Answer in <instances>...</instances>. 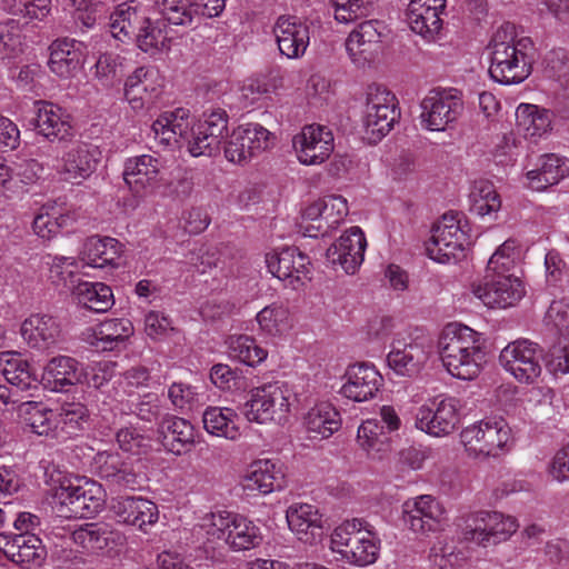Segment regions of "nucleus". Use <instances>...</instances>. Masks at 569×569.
<instances>
[{"mask_svg":"<svg viewBox=\"0 0 569 569\" xmlns=\"http://www.w3.org/2000/svg\"><path fill=\"white\" fill-rule=\"evenodd\" d=\"M151 130L160 144H186L188 152L194 158L212 157L219 152L221 142L227 137L228 114L222 109H213L193 122L189 110L177 108L159 116Z\"/></svg>","mask_w":569,"mask_h":569,"instance_id":"f257e3e1","label":"nucleus"},{"mask_svg":"<svg viewBox=\"0 0 569 569\" xmlns=\"http://www.w3.org/2000/svg\"><path fill=\"white\" fill-rule=\"evenodd\" d=\"M490 66L489 74L501 84H517L532 72L537 50L529 37H519L512 23H503L487 46Z\"/></svg>","mask_w":569,"mask_h":569,"instance_id":"f03ea898","label":"nucleus"},{"mask_svg":"<svg viewBox=\"0 0 569 569\" xmlns=\"http://www.w3.org/2000/svg\"><path fill=\"white\" fill-rule=\"evenodd\" d=\"M439 353L447 371L461 380L478 377L487 362L480 335L461 325H449L445 328L439 340Z\"/></svg>","mask_w":569,"mask_h":569,"instance_id":"7ed1b4c3","label":"nucleus"},{"mask_svg":"<svg viewBox=\"0 0 569 569\" xmlns=\"http://www.w3.org/2000/svg\"><path fill=\"white\" fill-rule=\"evenodd\" d=\"M381 540L368 521L353 518L336 527L330 535V550L339 559L357 567H367L377 561Z\"/></svg>","mask_w":569,"mask_h":569,"instance_id":"20e7f679","label":"nucleus"},{"mask_svg":"<svg viewBox=\"0 0 569 569\" xmlns=\"http://www.w3.org/2000/svg\"><path fill=\"white\" fill-rule=\"evenodd\" d=\"M199 527L209 541H223L233 551L257 548L263 540L261 529L253 520L230 511L207 513Z\"/></svg>","mask_w":569,"mask_h":569,"instance_id":"39448f33","label":"nucleus"},{"mask_svg":"<svg viewBox=\"0 0 569 569\" xmlns=\"http://www.w3.org/2000/svg\"><path fill=\"white\" fill-rule=\"evenodd\" d=\"M292 397L293 391L287 382H266L249 391L241 413L249 422L259 425L281 421L290 411Z\"/></svg>","mask_w":569,"mask_h":569,"instance_id":"423d86ee","label":"nucleus"},{"mask_svg":"<svg viewBox=\"0 0 569 569\" xmlns=\"http://www.w3.org/2000/svg\"><path fill=\"white\" fill-rule=\"evenodd\" d=\"M54 510L63 518H90L106 503L103 487L93 480L71 482L64 480L53 493Z\"/></svg>","mask_w":569,"mask_h":569,"instance_id":"0eeeda50","label":"nucleus"},{"mask_svg":"<svg viewBox=\"0 0 569 569\" xmlns=\"http://www.w3.org/2000/svg\"><path fill=\"white\" fill-rule=\"evenodd\" d=\"M461 442L475 456L497 457L512 443L511 428L501 417L480 420L461 431Z\"/></svg>","mask_w":569,"mask_h":569,"instance_id":"6e6552de","label":"nucleus"},{"mask_svg":"<svg viewBox=\"0 0 569 569\" xmlns=\"http://www.w3.org/2000/svg\"><path fill=\"white\" fill-rule=\"evenodd\" d=\"M466 228L467 223L462 224L459 213H445L433 226L431 239L427 243L429 258L439 263L456 262L470 244Z\"/></svg>","mask_w":569,"mask_h":569,"instance_id":"1a4fd4ad","label":"nucleus"},{"mask_svg":"<svg viewBox=\"0 0 569 569\" xmlns=\"http://www.w3.org/2000/svg\"><path fill=\"white\" fill-rule=\"evenodd\" d=\"M518 527L513 517L497 511H477L466 517L459 535L466 542L487 547L508 540Z\"/></svg>","mask_w":569,"mask_h":569,"instance_id":"9d476101","label":"nucleus"},{"mask_svg":"<svg viewBox=\"0 0 569 569\" xmlns=\"http://www.w3.org/2000/svg\"><path fill=\"white\" fill-rule=\"evenodd\" d=\"M398 118L395 94L382 86H369L363 111L367 139L372 143L380 141L392 129Z\"/></svg>","mask_w":569,"mask_h":569,"instance_id":"9b49d317","label":"nucleus"},{"mask_svg":"<svg viewBox=\"0 0 569 569\" xmlns=\"http://www.w3.org/2000/svg\"><path fill=\"white\" fill-rule=\"evenodd\" d=\"M420 124L428 131H446L463 111L461 93L453 88L435 89L422 99Z\"/></svg>","mask_w":569,"mask_h":569,"instance_id":"f8f14e48","label":"nucleus"},{"mask_svg":"<svg viewBox=\"0 0 569 569\" xmlns=\"http://www.w3.org/2000/svg\"><path fill=\"white\" fill-rule=\"evenodd\" d=\"M458 400L439 395L419 406L415 413V427L432 437H446L459 425Z\"/></svg>","mask_w":569,"mask_h":569,"instance_id":"ddd939ff","label":"nucleus"},{"mask_svg":"<svg viewBox=\"0 0 569 569\" xmlns=\"http://www.w3.org/2000/svg\"><path fill=\"white\" fill-rule=\"evenodd\" d=\"M541 348L528 339L508 343L499 355V363L517 381L532 383L541 375Z\"/></svg>","mask_w":569,"mask_h":569,"instance_id":"4468645a","label":"nucleus"},{"mask_svg":"<svg viewBox=\"0 0 569 569\" xmlns=\"http://www.w3.org/2000/svg\"><path fill=\"white\" fill-rule=\"evenodd\" d=\"M273 134L259 123H246L236 128L224 147L226 159L242 164L268 150L273 144Z\"/></svg>","mask_w":569,"mask_h":569,"instance_id":"2eb2a0df","label":"nucleus"},{"mask_svg":"<svg viewBox=\"0 0 569 569\" xmlns=\"http://www.w3.org/2000/svg\"><path fill=\"white\" fill-rule=\"evenodd\" d=\"M429 343L421 337H412L409 331H398L391 341L387 363L399 376H413L427 361Z\"/></svg>","mask_w":569,"mask_h":569,"instance_id":"dca6fc26","label":"nucleus"},{"mask_svg":"<svg viewBox=\"0 0 569 569\" xmlns=\"http://www.w3.org/2000/svg\"><path fill=\"white\" fill-rule=\"evenodd\" d=\"M349 207L342 196L330 194L309 204L303 211V219L311 223L305 227L309 237L327 236L338 228L348 216Z\"/></svg>","mask_w":569,"mask_h":569,"instance_id":"f3484780","label":"nucleus"},{"mask_svg":"<svg viewBox=\"0 0 569 569\" xmlns=\"http://www.w3.org/2000/svg\"><path fill=\"white\" fill-rule=\"evenodd\" d=\"M292 146L300 163L305 166L321 164L333 151V133L326 126L308 124L293 137Z\"/></svg>","mask_w":569,"mask_h":569,"instance_id":"a211bd4d","label":"nucleus"},{"mask_svg":"<svg viewBox=\"0 0 569 569\" xmlns=\"http://www.w3.org/2000/svg\"><path fill=\"white\" fill-rule=\"evenodd\" d=\"M445 518V507L430 495L408 499L402 505L403 522L415 533L427 535L437 531Z\"/></svg>","mask_w":569,"mask_h":569,"instance_id":"6ab92c4d","label":"nucleus"},{"mask_svg":"<svg viewBox=\"0 0 569 569\" xmlns=\"http://www.w3.org/2000/svg\"><path fill=\"white\" fill-rule=\"evenodd\" d=\"M475 295L489 308H509L518 303L526 293L525 286L516 273L486 276Z\"/></svg>","mask_w":569,"mask_h":569,"instance_id":"aec40b11","label":"nucleus"},{"mask_svg":"<svg viewBox=\"0 0 569 569\" xmlns=\"http://www.w3.org/2000/svg\"><path fill=\"white\" fill-rule=\"evenodd\" d=\"M381 22L367 20L359 23L346 39V51L358 68L370 66L381 50Z\"/></svg>","mask_w":569,"mask_h":569,"instance_id":"412c9836","label":"nucleus"},{"mask_svg":"<svg viewBox=\"0 0 569 569\" xmlns=\"http://www.w3.org/2000/svg\"><path fill=\"white\" fill-rule=\"evenodd\" d=\"M110 511L119 523L143 532L159 520L158 506L141 496H118L110 500Z\"/></svg>","mask_w":569,"mask_h":569,"instance_id":"4be33fe9","label":"nucleus"},{"mask_svg":"<svg viewBox=\"0 0 569 569\" xmlns=\"http://www.w3.org/2000/svg\"><path fill=\"white\" fill-rule=\"evenodd\" d=\"M366 247L363 231L359 227H351L327 249L326 257L333 267L355 274L363 262Z\"/></svg>","mask_w":569,"mask_h":569,"instance_id":"5701e85b","label":"nucleus"},{"mask_svg":"<svg viewBox=\"0 0 569 569\" xmlns=\"http://www.w3.org/2000/svg\"><path fill=\"white\" fill-rule=\"evenodd\" d=\"M0 550L26 568L41 566L47 557L42 540L33 532L0 533Z\"/></svg>","mask_w":569,"mask_h":569,"instance_id":"b1692460","label":"nucleus"},{"mask_svg":"<svg viewBox=\"0 0 569 569\" xmlns=\"http://www.w3.org/2000/svg\"><path fill=\"white\" fill-rule=\"evenodd\" d=\"M273 33L279 52L288 59L303 57L310 42V27L307 21L296 16H280Z\"/></svg>","mask_w":569,"mask_h":569,"instance_id":"393cba45","label":"nucleus"},{"mask_svg":"<svg viewBox=\"0 0 569 569\" xmlns=\"http://www.w3.org/2000/svg\"><path fill=\"white\" fill-rule=\"evenodd\" d=\"M268 271L281 281H288L295 287V282L307 278L310 271V259L298 248L286 247L272 250L266 254Z\"/></svg>","mask_w":569,"mask_h":569,"instance_id":"a878e982","label":"nucleus"},{"mask_svg":"<svg viewBox=\"0 0 569 569\" xmlns=\"http://www.w3.org/2000/svg\"><path fill=\"white\" fill-rule=\"evenodd\" d=\"M340 393L356 402L372 399L382 386L383 379L373 365L366 362L348 367Z\"/></svg>","mask_w":569,"mask_h":569,"instance_id":"bb28decb","label":"nucleus"},{"mask_svg":"<svg viewBox=\"0 0 569 569\" xmlns=\"http://www.w3.org/2000/svg\"><path fill=\"white\" fill-rule=\"evenodd\" d=\"M97 154L94 147L83 142L74 143L58 161L57 172L64 181L80 183L94 172Z\"/></svg>","mask_w":569,"mask_h":569,"instance_id":"cd10ccee","label":"nucleus"},{"mask_svg":"<svg viewBox=\"0 0 569 569\" xmlns=\"http://www.w3.org/2000/svg\"><path fill=\"white\" fill-rule=\"evenodd\" d=\"M162 161L152 154L130 157L123 164V180L137 196L147 193L159 182Z\"/></svg>","mask_w":569,"mask_h":569,"instance_id":"c85d7f7f","label":"nucleus"},{"mask_svg":"<svg viewBox=\"0 0 569 569\" xmlns=\"http://www.w3.org/2000/svg\"><path fill=\"white\" fill-rule=\"evenodd\" d=\"M92 468L100 478L119 488L133 490L139 486V477L132 462L124 460L117 451H98L93 457Z\"/></svg>","mask_w":569,"mask_h":569,"instance_id":"c756f323","label":"nucleus"},{"mask_svg":"<svg viewBox=\"0 0 569 569\" xmlns=\"http://www.w3.org/2000/svg\"><path fill=\"white\" fill-rule=\"evenodd\" d=\"M34 129L49 141H62L72 137V124L69 113L59 106L37 100L33 102Z\"/></svg>","mask_w":569,"mask_h":569,"instance_id":"7c9ffc66","label":"nucleus"},{"mask_svg":"<svg viewBox=\"0 0 569 569\" xmlns=\"http://www.w3.org/2000/svg\"><path fill=\"white\" fill-rule=\"evenodd\" d=\"M23 341L32 349L44 351L56 346L61 338V326L57 318L34 313L23 320L20 327Z\"/></svg>","mask_w":569,"mask_h":569,"instance_id":"2f4dec72","label":"nucleus"},{"mask_svg":"<svg viewBox=\"0 0 569 569\" xmlns=\"http://www.w3.org/2000/svg\"><path fill=\"white\" fill-rule=\"evenodd\" d=\"M133 332L130 320L112 318L107 319L96 327L87 328L81 333L86 343L101 351H111L124 342Z\"/></svg>","mask_w":569,"mask_h":569,"instance_id":"473e14b6","label":"nucleus"},{"mask_svg":"<svg viewBox=\"0 0 569 569\" xmlns=\"http://www.w3.org/2000/svg\"><path fill=\"white\" fill-rule=\"evenodd\" d=\"M242 486L247 491L268 495L284 486V471L280 462L272 459L253 461L243 477Z\"/></svg>","mask_w":569,"mask_h":569,"instance_id":"72a5a7b5","label":"nucleus"},{"mask_svg":"<svg viewBox=\"0 0 569 569\" xmlns=\"http://www.w3.org/2000/svg\"><path fill=\"white\" fill-rule=\"evenodd\" d=\"M49 50V69L63 79L72 77L78 71L86 56L84 43L69 38L54 40Z\"/></svg>","mask_w":569,"mask_h":569,"instance_id":"f704fd0d","label":"nucleus"},{"mask_svg":"<svg viewBox=\"0 0 569 569\" xmlns=\"http://www.w3.org/2000/svg\"><path fill=\"white\" fill-rule=\"evenodd\" d=\"M148 22L146 7L136 0L120 3L110 16L112 36L126 42L137 37L143 24Z\"/></svg>","mask_w":569,"mask_h":569,"instance_id":"c9c22d12","label":"nucleus"},{"mask_svg":"<svg viewBox=\"0 0 569 569\" xmlns=\"http://www.w3.org/2000/svg\"><path fill=\"white\" fill-rule=\"evenodd\" d=\"M121 252L122 246L117 239L93 236L84 241L80 260L92 268H117L120 264Z\"/></svg>","mask_w":569,"mask_h":569,"instance_id":"e433bc0d","label":"nucleus"},{"mask_svg":"<svg viewBox=\"0 0 569 569\" xmlns=\"http://www.w3.org/2000/svg\"><path fill=\"white\" fill-rule=\"evenodd\" d=\"M290 530L300 541L311 543L321 536L322 516L309 503H293L286 511Z\"/></svg>","mask_w":569,"mask_h":569,"instance_id":"4c0bfd02","label":"nucleus"},{"mask_svg":"<svg viewBox=\"0 0 569 569\" xmlns=\"http://www.w3.org/2000/svg\"><path fill=\"white\" fill-rule=\"evenodd\" d=\"M568 174V159L555 153L542 154L538 158L536 167L527 172L528 187L535 191H542L557 184Z\"/></svg>","mask_w":569,"mask_h":569,"instance_id":"58836bf2","label":"nucleus"},{"mask_svg":"<svg viewBox=\"0 0 569 569\" xmlns=\"http://www.w3.org/2000/svg\"><path fill=\"white\" fill-rule=\"evenodd\" d=\"M44 379L52 390L67 391L74 385L83 383L86 380L84 367L72 357H54L44 368Z\"/></svg>","mask_w":569,"mask_h":569,"instance_id":"ea45409f","label":"nucleus"},{"mask_svg":"<svg viewBox=\"0 0 569 569\" xmlns=\"http://www.w3.org/2000/svg\"><path fill=\"white\" fill-rule=\"evenodd\" d=\"M156 71L152 68L140 67L124 82V98L133 110H141L152 103L159 89L154 82Z\"/></svg>","mask_w":569,"mask_h":569,"instance_id":"a19ab883","label":"nucleus"},{"mask_svg":"<svg viewBox=\"0 0 569 569\" xmlns=\"http://www.w3.org/2000/svg\"><path fill=\"white\" fill-rule=\"evenodd\" d=\"M162 443L174 455H181L194 443V428L186 419L167 415L158 426Z\"/></svg>","mask_w":569,"mask_h":569,"instance_id":"79ce46f5","label":"nucleus"},{"mask_svg":"<svg viewBox=\"0 0 569 569\" xmlns=\"http://www.w3.org/2000/svg\"><path fill=\"white\" fill-rule=\"evenodd\" d=\"M340 426L339 412L328 402L315 405L303 417V427L311 439H327L338 431Z\"/></svg>","mask_w":569,"mask_h":569,"instance_id":"37998d69","label":"nucleus"},{"mask_svg":"<svg viewBox=\"0 0 569 569\" xmlns=\"http://www.w3.org/2000/svg\"><path fill=\"white\" fill-rule=\"evenodd\" d=\"M237 411L229 407H208L202 415L204 430L213 436L237 440L241 436Z\"/></svg>","mask_w":569,"mask_h":569,"instance_id":"c03bdc74","label":"nucleus"},{"mask_svg":"<svg viewBox=\"0 0 569 569\" xmlns=\"http://www.w3.org/2000/svg\"><path fill=\"white\" fill-rule=\"evenodd\" d=\"M89 413L80 402L63 403L56 412V440L64 441L79 436L88 427Z\"/></svg>","mask_w":569,"mask_h":569,"instance_id":"a18cd8bd","label":"nucleus"},{"mask_svg":"<svg viewBox=\"0 0 569 569\" xmlns=\"http://www.w3.org/2000/svg\"><path fill=\"white\" fill-rule=\"evenodd\" d=\"M73 220V216L62 204L48 202L34 217L32 228L39 237L50 239L69 227Z\"/></svg>","mask_w":569,"mask_h":569,"instance_id":"49530a36","label":"nucleus"},{"mask_svg":"<svg viewBox=\"0 0 569 569\" xmlns=\"http://www.w3.org/2000/svg\"><path fill=\"white\" fill-rule=\"evenodd\" d=\"M19 411L23 423L33 433L56 439V411L33 401L21 403Z\"/></svg>","mask_w":569,"mask_h":569,"instance_id":"de8ad7c7","label":"nucleus"},{"mask_svg":"<svg viewBox=\"0 0 569 569\" xmlns=\"http://www.w3.org/2000/svg\"><path fill=\"white\" fill-rule=\"evenodd\" d=\"M357 441L361 449L373 459H381L390 451V438L377 419L363 421L357 431Z\"/></svg>","mask_w":569,"mask_h":569,"instance_id":"09e8293b","label":"nucleus"},{"mask_svg":"<svg viewBox=\"0 0 569 569\" xmlns=\"http://www.w3.org/2000/svg\"><path fill=\"white\" fill-rule=\"evenodd\" d=\"M79 305L94 312H107L114 305L111 288L103 282L82 281L73 292Z\"/></svg>","mask_w":569,"mask_h":569,"instance_id":"8fccbe9b","label":"nucleus"},{"mask_svg":"<svg viewBox=\"0 0 569 569\" xmlns=\"http://www.w3.org/2000/svg\"><path fill=\"white\" fill-rule=\"evenodd\" d=\"M4 379L17 390L38 387V379L31 372L29 363L17 353H3L0 358Z\"/></svg>","mask_w":569,"mask_h":569,"instance_id":"3c124183","label":"nucleus"},{"mask_svg":"<svg viewBox=\"0 0 569 569\" xmlns=\"http://www.w3.org/2000/svg\"><path fill=\"white\" fill-rule=\"evenodd\" d=\"M517 127L527 137H541L551 127V114L535 104L521 103L516 110Z\"/></svg>","mask_w":569,"mask_h":569,"instance_id":"603ef678","label":"nucleus"},{"mask_svg":"<svg viewBox=\"0 0 569 569\" xmlns=\"http://www.w3.org/2000/svg\"><path fill=\"white\" fill-rule=\"evenodd\" d=\"M407 20L411 30L428 41L435 40L442 28L441 13L422 8L419 2L408 6Z\"/></svg>","mask_w":569,"mask_h":569,"instance_id":"864d4df0","label":"nucleus"},{"mask_svg":"<svg viewBox=\"0 0 569 569\" xmlns=\"http://www.w3.org/2000/svg\"><path fill=\"white\" fill-rule=\"evenodd\" d=\"M26 23L20 19L9 18L0 21V60H11L23 52Z\"/></svg>","mask_w":569,"mask_h":569,"instance_id":"5fc2aeb1","label":"nucleus"},{"mask_svg":"<svg viewBox=\"0 0 569 569\" xmlns=\"http://www.w3.org/2000/svg\"><path fill=\"white\" fill-rule=\"evenodd\" d=\"M470 211L477 216L486 217L497 213L501 200L492 182L488 180L475 181L469 193Z\"/></svg>","mask_w":569,"mask_h":569,"instance_id":"6e6d98bb","label":"nucleus"},{"mask_svg":"<svg viewBox=\"0 0 569 569\" xmlns=\"http://www.w3.org/2000/svg\"><path fill=\"white\" fill-rule=\"evenodd\" d=\"M227 345L230 358L250 367L260 365L268 357V351L249 336H232L228 339Z\"/></svg>","mask_w":569,"mask_h":569,"instance_id":"4d7b16f0","label":"nucleus"},{"mask_svg":"<svg viewBox=\"0 0 569 569\" xmlns=\"http://www.w3.org/2000/svg\"><path fill=\"white\" fill-rule=\"evenodd\" d=\"M259 329L268 336H280L290 328V313L282 303L273 302L262 308L256 316Z\"/></svg>","mask_w":569,"mask_h":569,"instance_id":"13d9d810","label":"nucleus"},{"mask_svg":"<svg viewBox=\"0 0 569 569\" xmlns=\"http://www.w3.org/2000/svg\"><path fill=\"white\" fill-rule=\"evenodd\" d=\"M80 261L74 257L54 256L49 268L50 280L73 293L77 284L81 282L79 279Z\"/></svg>","mask_w":569,"mask_h":569,"instance_id":"bf43d9fd","label":"nucleus"},{"mask_svg":"<svg viewBox=\"0 0 569 569\" xmlns=\"http://www.w3.org/2000/svg\"><path fill=\"white\" fill-rule=\"evenodd\" d=\"M156 7L170 24L191 26L197 16L192 0H156Z\"/></svg>","mask_w":569,"mask_h":569,"instance_id":"052dcab7","label":"nucleus"},{"mask_svg":"<svg viewBox=\"0 0 569 569\" xmlns=\"http://www.w3.org/2000/svg\"><path fill=\"white\" fill-rule=\"evenodd\" d=\"M520 251L515 240H506L490 257L486 276L515 273Z\"/></svg>","mask_w":569,"mask_h":569,"instance_id":"680f3d73","label":"nucleus"},{"mask_svg":"<svg viewBox=\"0 0 569 569\" xmlns=\"http://www.w3.org/2000/svg\"><path fill=\"white\" fill-rule=\"evenodd\" d=\"M134 39L138 47L143 52L150 54L169 49L171 40L166 27H161L159 23H152L149 18L148 22L143 24Z\"/></svg>","mask_w":569,"mask_h":569,"instance_id":"e2e57ef3","label":"nucleus"},{"mask_svg":"<svg viewBox=\"0 0 569 569\" xmlns=\"http://www.w3.org/2000/svg\"><path fill=\"white\" fill-rule=\"evenodd\" d=\"M335 8V19L340 23H350L368 17L375 8L373 0H331Z\"/></svg>","mask_w":569,"mask_h":569,"instance_id":"0e129e2a","label":"nucleus"},{"mask_svg":"<svg viewBox=\"0 0 569 569\" xmlns=\"http://www.w3.org/2000/svg\"><path fill=\"white\" fill-rule=\"evenodd\" d=\"M116 440L121 450L132 455L146 453L150 448V439L132 426L119 429Z\"/></svg>","mask_w":569,"mask_h":569,"instance_id":"69168bd1","label":"nucleus"},{"mask_svg":"<svg viewBox=\"0 0 569 569\" xmlns=\"http://www.w3.org/2000/svg\"><path fill=\"white\" fill-rule=\"evenodd\" d=\"M124 62L126 59L118 53H102L96 62V77L102 84L110 86L124 71Z\"/></svg>","mask_w":569,"mask_h":569,"instance_id":"338daca9","label":"nucleus"},{"mask_svg":"<svg viewBox=\"0 0 569 569\" xmlns=\"http://www.w3.org/2000/svg\"><path fill=\"white\" fill-rule=\"evenodd\" d=\"M547 369L552 375L569 373V336L559 337L558 341L549 349Z\"/></svg>","mask_w":569,"mask_h":569,"instance_id":"774afa93","label":"nucleus"}]
</instances>
